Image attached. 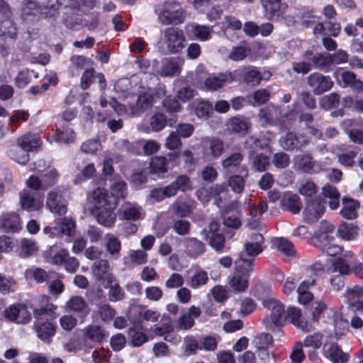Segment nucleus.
I'll use <instances>...</instances> for the list:
<instances>
[{
    "label": "nucleus",
    "mask_w": 363,
    "mask_h": 363,
    "mask_svg": "<svg viewBox=\"0 0 363 363\" xmlns=\"http://www.w3.org/2000/svg\"><path fill=\"white\" fill-rule=\"evenodd\" d=\"M304 212L306 218L308 220L315 221L325 212L324 202L320 199H310L306 201Z\"/></svg>",
    "instance_id": "4be33fe9"
},
{
    "label": "nucleus",
    "mask_w": 363,
    "mask_h": 363,
    "mask_svg": "<svg viewBox=\"0 0 363 363\" xmlns=\"http://www.w3.org/2000/svg\"><path fill=\"white\" fill-rule=\"evenodd\" d=\"M334 272H338L341 275H347L352 272L347 261L342 257H336L333 262Z\"/></svg>",
    "instance_id": "0e129e2a"
},
{
    "label": "nucleus",
    "mask_w": 363,
    "mask_h": 363,
    "mask_svg": "<svg viewBox=\"0 0 363 363\" xmlns=\"http://www.w3.org/2000/svg\"><path fill=\"white\" fill-rule=\"evenodd\" d=\"M335 226L327 220H323L320 223L319 233L313 239L314 245H320L319 241H327L328 239L334 238L330 233L335 230Z\"/></svg>",
    "instance_id": "37998d69"
},
{
    "label": "nucleus",
    "mask_w": 363,
    "mask_h": 363,
    "mask_svg": "<svg viewBox=\"0 0 363 363\" xmlns=\"http://www.w3.org/2000/svg\"><path fill=\"white\" fill-rule=\"evenodd\" d=\"M150 125L153 131H161L167 125L166 116L162 113H155L150 118Z\"/></svg>",
    "instance_id": "680f3d73"
},
{
    "label": "nucleus",
    "mask_w": 363,
    "mask_h": 363,
    "mask_svg": "<svg viewBox=\"0 0 363 363\" xmlns=\"http://www.w3.org/2000/svg\"><path fill=\"white\" fill-rule=\"evenodd\" d=\"M272 244L279 251L287 256H292L295 254L294 244L286 238H277L272 240Z\"/></svg>",
    "instance_id": "3c124183"
},
{
    "label": "nucleus",
    "mask_w": 363,
    "mask_h": 363,
    "mask_svg": "<svg viewBox=\"0 0 363 363\" xmlns=\"http://www.w3.org/2000/svg\"><path fill=\"white\" fill-rule=\"evenodd\" d=\"M96 172L95 166L93 163L87 164L82 169L80 173L77 174L74 184L82 183L90 179L95 176Z\"/></svg>",
    "instance_id": "69168bd1"
},
{
    "label": "nucleus",
    "mask_w": 363,
    "mask_h": 363,
    "mask_svg": "<svg viewBox=\"0 0 363 363\" xmlns=\"http://www.w3.org/2000/svg\"><path fill=\"white\" fill-rule=\"evenodd\" d=\"M340 95L333 92L323 97L320 101V105L325 110H330L336 108L340 104Z\"/></svg>",
    "instance_id": "774afa93"
},
{
    "label": "nucleus",
    "mask_w": 363,
    "mask_h": 363,
    "mask_svg": "<svg viewBox=\"0 0 363 363\" xmlns=\"http://www.w3.org/2000/svg\"><path fill=\"white\" fill-rule=\"evenodd\" d=\"M217 347V342H186L184 346V355L194 354L197 350H203L213 351Z\"/></svg>",
    "instance_id": "f704fd0d"
},
{
    "label": "nucleus",
    "mask_w": 363,
    "mask_h": 363,
    "mask_svg": "<svg viewBox=\"0 0 363 363\" xmlns=\"http://www.w3.org/2000/svg\"><path fill=\"white\" fill-rule=\"evenodd\" d=\"M324 355L333 363H345L348 361V352H343L335 342H325L323 347Z\"/></svg>",
    "instance_id": "f3484780"
},
{
    "label": "nucleus",
    "mask_w": 363,
    "mask_h": 363,
    "mask_svg": "<svg viewBox=\"0 0 363 363\" xmlns=\"http://www.w3.org/2000/svg\"><path fill=\"white\" fill-rule=\"evenodd\" d=\"M342 27L340 23L333 21L318 22L313 28L314 35L337 37L340 33Z\"/></svg>",
    "instance_id": "b1692460"
},
{
    "label": "nucleus",
    "mask_w": 363,
    "mask_h": 363,
    "mask_svg": "<svg viewBox=\"0 0 363 363\" xmlns=\"http://www.w3.org/2000/svg\"><path fill=\"white\" fill-rule=\"evenodd\" d=\"M167 186L172 197L176 196L179 191L185 193L192 189L190 178L186 174L179 175L174 181Z\"/></svg>",
    "instance_id": "c756f323"
},
{
    "label": "nucleus",
    "mask_w": 363,
    "mask_h": 363,
    "mask_svg": "<svg viewBox=\"0 0 363 363\" xmlns=\"http://www.w3.org/2000/svg\"><path fill=\"white\" fill-rule=\"evenodd\" d=\"M252 165L256 171L264 172L269 166V157L263 153L257 154L252 158Z\"/></svg>",
    "instance_id": "052dcab7"
},
{
    "label": "nucleus",
    "mask_w": 363,
    "mask_h": 363,
    "mask_svg": "<svg viewBox=\"0 0 363 363\" xmlns=\"http://www.w3.org/2000/svg\"><path fill=\"white\" fill-rule=\"evenodd\" d=\"M46 206L54 214L62 216L67 213V206L59 188H55L48 193Z\"/></svg>",
    "instance_id": "4468645a"
},
{
    "label": "nucleus",
    "mask_w": 363,
    "mask_h": 363,
    "mask_svg": "<svg viewBox=\"0 0 363 363\" xmlns=\"http://www.w3.org/2000/svg\"><path fill=\"white\" fill-rule=\"evenodd\" d=\"M234 204H230L222 211L221 219L225 226L233 230L239 229L242 225V222L237 211L234 213Z\"/></svg>",
    "instance_id": "a878e982"
},
{
    "label": "nucleus",
    "mask_w": 363,
    "mask_h": 363,
    "mask_svg": "<svg viewBox=\"0 0 363 363\" xmlns=\"http://www.w3.org/2000/svg\"><path fill=\"white\" fill-rule=\"evenodd\" d=\"M21 249L19 252V255L21 258H28L38 251L35 243L33 241L26 238L21 240Z\"/></svg>",
    "instance_id": "bf43d9fd"
},
{
    "label": "nucleus",
    "mask_w": 363,
    "mask_h": 363,
    "mask_svg": "<svg viewBox=\"0 0 363 363\" xmlns=\"http://www.w3.org/2000/svg\"><path fill=\"white\" fill-rule=\"evenodd\" d=\"M109 264L106 259L97 260L93 267V273L96 280L101 284L104 288L109 286L116 281L113 275L108 272Z\"/></svg>",
    "instance_id": "ddd939ff"
},
{
    "label": "nucleus",
    "mask_w": 363,
    "mask_h": 363,
    "mask_svg": "<svg viewBox=\"0 0 363 363\" xmlns=\"http://www.w3.org/2000/svg\"><path fill=\"white\" fill-rule=\"evenodd\" d=\"M280 206L284 211L293 214L298 213L303 207L300 197L291 191H286L281 196Z\"/></svg>",
    "instance_id": "6ab92c4d"
},
{
    "label": "nucleus",
    "mask_w": 363,
    "mask_h": 363,
    "mask_svg": "<svg viewBox=\"0 0 363 363\" xmlns=\"http://www.w3.org/2000/svg\"><path fill=\"white\" fill-rule=\"evenodd\" d=\"M220 223L213 220L208 225V230H203L206 238L208 239V245L218 252L226 251L225 237L223 233H220ZM229 248H228V250Z\"/></svg>",
    "instance_id": "423d86ee"
},
{
    "label": "nucleus",
    "mask_w": 363,
    "mask_h": 363,
    "mask_svg": "<svg viewBox=\"0 0 363 363\" xmlns=\"http://www.w3.org/2000/svg\"><path fill=\"white\" fill-rule=\"evenodd\" d=\"M272 163L277 169H285L291 163L290 157L284 152L274 153L272 157Z\"/></svg>",
    "instance_id": "338daca9"
},
{
    "label": "nucleus",
    "mask_w": 363,
    "mask_h": 363,
    "mask_svg": "<svg viewBox=\"0 0 363 363\" xmlns=\"http://www.w3.org/2000/svg\"><path fill=\"white\" fill-rule=\"evenodd\" d=\"M158 16L164 25H179L184 21L185 12L177 3L165 2Z\"/></svg>",
    "instance_id": "7ed1b4c3"
},
{
    "label": "nucleus",
    "mask_w": 363,
    "mask_h": 363,
    "mask_svg": "<svg viewBox=\"0 0 363 363\" xmlns=\"http://www.w3.org/2000/svg\"><path fill=\"white\" fill-rule=\"evenodd\" d=\"M45 258L50 263L57 266H64L67 272L74 273L79 267L78 259L74 257H70L67 250L62 248L56 252L51 249L48 252Z\"/></svg>",
    "instance_id": "f257e3e1"
},
{
    "label": "nucleus",
    "mask_w": 363,
    "mask_h": 363,
    "mask_svg": "<svg viewBox=\"0 0 363 363\" xmlns=\"http://www.w3.org/2000/svg\"><path fill=\"white\" fill-rule=\"evenodd\" d=\"M279 143L281 147L286 151H297L307 145L308 140L304 135L290 131L281 137Z\"/></svg>",
    "instance_id": "1a4fd4ad"
},
{
    "label": "nucleus",
    "mask_w": 363,
    "mask_h": 363,
    "mask_svg": "<svg viewBox=\"0 0 363 363\" xmlns=\"http://www.w3.org/2000/svg\"><path fill=\"white\" fill-rule=\"evenodd\" d=\"M22 20L26 23H35L40 20V5L33 0H25L21 9Z\"/></svg>",
    "instance_id": "2eb2a0df"
},
{
    "label": "nucleus",
    "mask_w": 363,
    "mask_h": 363,
    "mask_svg": "<svg viewBox=\"0 0 363 363\" xmlns=\"http://www.w3.org/2000/svg\"><path fill=\"white\" fill-rule=\"evenodd\" d=\"M242 79L248 85L256 86L263 80V77L257 67L250 66L244 69Z\"/></svg>",
    "instance_id": "e433bc0d"
},
{
    "label": "nucleus",
    "mask_w": 363,
    "mask_h": 363,
    "mask_svg": "<svg viewBox=\"0 0 363 363\" xmlns=\"http://www.w3.org/2000/svg\"><path fill=\"white\" fill-rule=\"evenodd\" d=\"M165 43L171 54H177L184 48L185 37L182 30L169 27L164 31Z\"/></svg>",
    "instance_id": "39448f33"
},
{
    "label": "nucleus",
    "mask_w": 363,
    "mask_h": 363,
    "mask_svg": "<svg viewBox=\"0 0 363 363\" xmlns=\"http://www.w3.org/2000/svg\"><path fill=\"white\" fill-rule=\"evenodd\" d=\"M20 203L22 209L28 212L37 211L43 207V202L37 200L26 190L20 193Z\"/></svg>",
    "instance_id": "2f4dec72"
},
{
    "label": "nucleus",
    "mask_w": 363,
    "mask_h": 363,
    "mask_svg": "<svg viewBox=\"0 0 363 363\" xmlns=\"http://www.w3.org/2000/svg\"><path fill=\"white\" fill-rule=\"evenodd\" d=\"M150 169L152 173L158 175L167 173V157L163 156H156L152 157L150 163Z\"/></svg>",
    "instance_id": "09e8293b"
},
{
    "label": "nucleus",
    "mask_w": 363,
    "mask_h": 363,
    "mask_svg": "<svg viewBox=\"0 0 363 363\" xmlns=\"http://www.w3.org/2000/svg\"><path fill=\"white\" fill-rule=\"evenodd\" d=\"M91 199L96 209L108 206L109 204H117L115 197L110 195L106 189L99 187L92 191Z\"/></svg>",
    "instance_id": "5701e85b"
},
{
    "label": "nucleus",
    "mask_w": 363,
    "mask_h": 363,
    "mask_svg": "<svg viewBox=\"0 0 363 363\" xmlns=\"http://www.w3.org/2000/svg\"><path fill=\"white\" fill-rule=\"evenodd\" d=\"M228 130L233 133L244 136L251 127L250 123L242 116L230 118L228 122Z\"/></svg>",
    "instance_id": "c85d7f7f"
},
{
    "label": "nucleus",
    "mask_w": 363,
    "mask_h": 363,
    "mask_svg": "<svg viewBox=\"0 0 363 363\" xmlns=\"http://www.w3.org/2000/svg\"><path fill=\"white\" fill-rule=\"evenodd\" d=\"M25 277L27 280L35 281L37 284L48 281L50 279L48 272L40 267L27 269L25 272Z\"/></svg>",
    "instance_id": "ea45409f"
},
{
    "label": "nucleus",
    "mask_w": 363,
    "mask_h": 363,
    "mask_svg": "<svg viewBox=\"0 0 363 363\" xmlns=\"http://www.w3.org/2000/svg\"><path fill=\"white\" fill-rule=\"evenodd\" d=\"M337 233L343 240H354L358 235V227L344 222L339 226Z\"/></svg>",
    "instance_id": "a18cd8bd"
},
{
    "label": "nucleus",
    "mask_w": 363,
    "mask_h": 363,
    "mask_svg": "<svg viewBox=\"0 0 363 363\" xmlns=\"http://www.w3.org/2000/svg\"><path fill=\"white\" fill-rule=\"evenodd\" d=\"M0 35L4 38H14L17 33V28L12 19L13 13L9 4L4 0H0Z\"/></svg>",
    "instance_id": "20e7f679"
},
{
    "label": "nucleus",
    "mask_w": 363,
    "mask_h": 363,
    "mask_svg": "<svg viewBox=\"0 0 363 363\" xmlns=\"http://www.w3.org/2000/svg\"><path fill=\"white\" fill-rule=\"evenodd\" d=\"M250 240L244 245L243 254L250 258H254L264 251V238L259 233H254L250 237Z\"/></svg>",
    "instance_id": "dca6fc26"
},
{
    "label": "nucleus",
    "mask_w": 363,
    "mask_h": 363,
    "mask_svg": "<svg viewBox=\"0 0 363 363\" xmlns=\"http://www.w3.org/2000/svg\"><path fill=\"white\" fill-rule=\"evenodd\" d=\"M264 306L272 311L271 322L277 327H281L285 322V307L282 303L276 299H269L265 301Z\"/></svg>",
    "instance_id": "a211bd4d"
},
{
    "label": "nucleus",
    "mask_w": 363,
    "mask_h": 363,
    "mask_svg": "<svg viewBox=\"0 0 363 363\" xmlns=\"http://www.w3.org/2000/svg\"><path fill=\"white\" fill-rule=\"evenodd\" d=\"M2 316L6 322L18 324H27L32 319L28 306L22 303H13L6 308L2 313Z\"/></svg>",
    "instance_id": "f03ea898"
},
{
    "label": "nucleus",
    "mask_w": 363,
    "mask_h": 363,
    "mask_svg": "<svg viewBox=\"0 0 363 363\" xmlns=\"http://www.w3.org/2000/svg\"><path fill=\"white\" fill-rule=\"evenodd\" d=\"M208 147L206 154L213 159H218L224 152V143L222 140L216 137H211L206 139Z\"/></svg>",
    "instance_id": "c9c22d12"
},
{
    "label": "nucleus",
    "mask_w": 363,
    "mask_h": 363,
    "mask_svg": "<svg viewBox=\"0 0 363 363\" xmlns=\"http://www.w3.org/2000/svg\"><path fill=\"white\" fill-rule=\"evenodd\" d=\"M286 313L285 321L289 320L291 324L303 332H308L310 330L311 325L307 320L302 318V312L299 308L295 306L289 307Z\"/></svg>",
    "instance_id": "aec40b11"
},
{
    "label": "nucleus",
    "mask_w": 363,
    "mask_h": 363,
    "mask_svg": "<svg viewBox=\"0 0 363 363\" xmlns=\"http://www.w3.org/2000/svg\"><path fill=\"white\" fill-rule=\"evenodd\" d=\"M83 335L84 340H103L108 337L104 330L101 326L96 325L86 327Z\"/></svg>",
    "instance_id": "c03bdc74"
},
{
    "label": "nucleus",
    "mask_w": 363,
    "mask_h": 363,
    "mask_svg": "<svg viewBox=\"0 0 363 363\" xmlns=\"http://www.w3.org/2000/svg\"><path fill=\"white\" fill-rule=\"evenodd\" d=\"M52 139L57 143L70 144L76 140V133L73 129L67 125L57 128L55 133L52 135Z\"/></svg>",
    "instance_id": "473e14b6"
},
{
    "label": "nucleus",
    "mask_w": 363,
    "mask_h": 363,
    "mask_svg": "<svg viewBox=\"0 0 363 363\" xmlns=\"http://www.w3.org/2000/svg\"><path fill=\"white\" fill-rule=\"evenodd\" d=\"M243 155L240 152H234L224 159L221 164L224 169L227 170H233L238 168L243 160Z\"/></svg>",
    "instance_id": "5fc2aeb1"
},
{
    "label": "nucleus",
    "mask_w": 363,
    "mask_h": 363,
    "mask_svg": "<svg viewBox=\"0 0 363 363\" xmlns=\"http://www.w3.org/2000/svg\"><path fill=\"white\" fill-rule=\"evenodd\" d=\"M208 281V273L202 269H199L196 270L194 275L187 280V285L191 289H196L206 285Z\"/></svg>",
    "instance_id": "79ce46f5"
},
{
    "label": "nucleus",
    "mask_w": 363,
    "mask_h": 363,
    "mask_svg": "<svg viewBox=\"0 0 363 363\" xmlns=\"http://www.w3.org/2000/svg\"><path fill=\"white\" fill-rule=\"evenodd\" d=\"M63 24L69 29L79 30L84 27V19L79 13H66L62 21Z\"/></svg>",
    "instance_id": "58836bf2"
},
{
    "label": "nucleus",
    "mask_w": 363,
    "mask_h": 363,
    "mask_svg": "<svg viewBox=\"0 0 363 363\" xmlns=\"http://www.w3.org/2000/svg\"><path fill=\"white\" fill-rule=\"evenodd\" d=\"M342 208L340 211L341 216L347 220L355 219L357 217V209L360 203L357 200L344 196L342 199Z\"/></svg>",
    "instance_id": "7c9ffc66"
},
{
    "label": "nucleus",
    "mask_w": 363,
    "mask_h": 363,
    "mask_svg": "<svg viewBox=\"0 0 363 363\" xmlns=\"http://www.w3.org/2000/svg\"><path fill=\"white\" fill-rule=\"evenodd\" d=\"M0 229L6 233H18L22 229L20 216L15 212L3 213L0 216Z\"/></svg>",
    "instance_id": "9b49d317"
},
{
    "label": "nucleus",
    "mask_w": 363,
    "mask_h": 363,
    "mask_svg": "<svg viewBox=\"0 0 363 363\" xmlns=\"http://www.w3.org/2000/svg\"><path fill=\"white\" fill-rule=\"evenodd\" d=\"M137 317L138 320L156 322L160 318L159 312L147 309L146 306L140 305L138 306Z\"/></svg>",
    "instance_id": "864d4df0"
},
{
    "label": "nucleus",
    "mask_w": 363,
    "mask_h": 363,
    "mask_svg": "<svg viewBox=\"0 0 363 363\" xmlns=\"http://www.w3.org/2000/svg\"><path fill=\"white\" fill-rule=\"evenodd\" d=\"M75 228V221L71 218L64 217L61 219L57 226H46L44 228L43 231L45 233H49L52 238L62 237L63 235L71 237L74 235Z\"/></svg>",
    "instance_id": "9d476101"
},
{
    "label": "nucleus",
    "mask_w": 363,
    "mask_h": 363,
    "mask_svg": "<svg viewBox=\"0 0 363 363\" xmlns=\"http://www.w3.org/2000/svg\"><path fill=\"white\" fill-rule=\"evenodd\" d=\"M106 289H109L108 296L110 301L117 302L125 298V292L118 283H112Z\"/></svg>",
    "instance_id": "e2e57ef3"
},
{
    "label": "nucleus",
    "mask_w": 363,
    "mask_h": 363,
    "mask_svg": "<svg viewBox=\"0 0 363 363\" xmlns=\"http://www.w3.org/2000/svg\"><path fill=\"white\" fill-rule=\"evenodd\" d=\"M264 16L272 21H279L287 11L288 5L282 0H262Z\"/></svg>",
    "instance_id": "0eeeda50"
},
{
    "label": "nucleus",
    "mask_w": 363,
    "mask_h": 363,
    "mask_svg": "<svg viewBox=\"0 0 363 363\" xmlns=\"http://www.w3.org/2000/svg\"><path fill=\"white\" fill-rule=\"evenodd\" d=\"M97 313L99 317L104 322L111 321L116 314L115 308L108 303H100L98 306Z\"/></svg>",
    "instance_id": "4d7b16f0"
},
{
    "label": "nucleus",
    "mask_w": 363,
    "mask_h": 363,
    "mask_svg": "<svg viewBox=\"0 0 363 363\" xmlns=\"http://www.w3.org/2000/svg\"><path fill=\"white\" fill-rule=\"evenodd\" d=\"M295 164L298 169L305 174H318L323 170V165L315 161L311 153L297 156Z\"/></svg>",
    "instance_id": "f8f14e48"
},
{
    "label": "nucleus",
    "mask_w": 363,
    "mask_h": 363,
    "mask_svg": "<svg viewBox=\"0 0 363 363\" xmlns=\"http://www.w3.org/2000/svg\"><path fill=\"white\" fill-rule=\"evenodd\" d=\"M117 204H109L108 206L98 209L96 220L99 224L106 228H111L116 220V216L114 210Z\"/></svg>",
    "instance_id": "cd10ccee"
},
{
    "label": "nucleus",
    "mask_w": 363,
    "mask_h": 363,
    "mask_svg": "<svg viewBox=\"0 0 363 363\" xmlns=\"http://www.w3.org/2000/svg\"><path fill=\"white\" fill-rule=\"evenodd\" d=\"M205 245L197 238H191L188 240L187 251L189 256L196 258L204 253Z\"/></svg>",
    "instance_id": "603ef678"
},
{
    "label": "nucleus",
    "mask_w": 363,
    "mask_h": 363,
    "mask_svg": "<svg viewBox=\"0 0 363 363\" xmlns=\"http://www.w3.org/2000/svg\"><path fill=\"white\" fill-rule=\"evenodd\" d=\"M308 84L315 95H320L330 91L334 82L330 76L323 75L319 72H313L308 77Z\"/></svg>",
    "instance_id": "6e6552de"
},
{
    "label": "nucleus",
    "mask_w": 363,
    "mask_h": 363,
    "mask_svg": "<svg viewBox=\"0 0 363 363\" xmlns=\"http://www.w3.org/2000/svg\"><path fill=\"white\" fill-rule=\"evenodd\" d=\"M235 79L231 72L220 73L217 76H210L204 81L205 87L209 91H217L226 84L232 83Z\"/></svg>",
    "instance_id": "412c9836"
},
{
    "label": "nucleus",
    "mask_w": 363,
    "mask_h": 363,
    "mask_svg": "<svg viewBox=\"0 0 363 363\" xmlns=\"http://www.w3.org/2000/svg\"><path fill=\"white\" fill-rule=\"evenodd\" d=\"M59 16V8L56 4L49 1L45 5H40V19L44 18L48 21H55Z\"/></svg>",
    "instance_id": "8fccbe9b"
},
{
    "label": "nucleus",
    "mask_w": 363,
    "mask_h": 363,
    "mask_svg": "<svg viewBox=\"0 0 363 363\" xmlns=\"http://www.w3.org/2000/svg\"><path fill=\"white\" fill-rule=\"evenodd\" d=\"M35 327L38 337L42 340L50 338L56 333V325L52 322L39 323Z\"/></svg>",
    "instance_id": "a19ab883"
},
{
    "label": "nucleus",
    "mask_w": 363,
    "mask_h": 363,
    "mask_svg": "<svg viewBox=\"0 0 363 363\" xmlns=\"http://www.w3.org/2000/svg\"><path fill=\"white\" fill-rule=\"evenodd\" d=\"M249 279L250 277L234 272L228 283L233 291L242 293L249 287Z\"/></svg>",
    "instance_id": "4c0bfd02"
},
{
    "label": "nucleus",
    "mask_w": 363,
    "mask_h": 363,
    "mask_svg": "<svg viewBox=\"0 0 363 363\" xmlns=\"http://www.w3.org/2000/svg\"><path fill=\"white\" fill-rule=\"evenodd\" d=\"M60 177L58 171L55 168L48 170L45 174H42L44 191L55 186Z\"/></svg>",
    "instance_id": "13d9d810"
},
{
    "label": "nucleus",
    "mask_w": 363,
    "mask_h": 363,
    "mask_svg": "<svg viewBox=\"0 0 363 363\" xmlns=\"http://www.w3.org/2000/svg\"><path fill=\"white\" fill-rule=\"evenodd\" d=\"M194 112L199 118L208 119L213 112V104L208 101H199L195 104Z\"/></svg>",
    "instance_id": "de8ad7c7"
},
{
    "label": "nucleus",
    "mask_w": 363,
    "mask_h": 363,
    "mask_svg": "<svg viewBox=\"0 0 363 363\" xmlns=\"http://www.w3.org/2000/svg\"><path fill=\"white\" fill-rule=\"evenodd\" d=\"M255 261L254 258L245 257L243 252H240L238 259L234 262V272L250 277L251 274L255 271Z\"/></svg>",
    "instance_id": "bb28decb"
},
{
    "label": "nucleus",
    "mask_w": 363,
    "mask_h": 363,
    "mask_svg": "<svg viewBox=\"0 0 363 363\" xmlns=\"http://www.w3.org/2000/svg\"><path fill=\"white\" fill-rule=\"evenodd\" d=\"M327 241H319L320 245H314L316 247L320 249V250L325 253L328 256L335 257L342 252V248L333 243L335 238L328 239Z\"/></svg>",
    "instance_id": "49530a36"
},
{
    "label": "nucleus",
    "mask_w": 363,
    "mask_h": 363,
    "mask_svg": "<svg viewBox=\"0 0 363 363\" xmlns=\"http://www.w3.org/2000/svg\"><path fill=\"white\" fill-rule=\"evenodd\" d=\"M315 284V278L304 280L300 284L297 289L298 301L300 304L306 305L313 300V294L308 291V289Z\"/></svg>",
    "instance_id": "72a5a7b5"
},
{
    "label": "nucleus",
    "mask_w": 363,
    "mask_h": 363,
    "mask_svg": "<svg viewBox=\"0 0 363 363\" xmlns=\"http://www.w3.org/2000/svg\"><path fill=\"white\" fill-rule=\"evenodd\" d=\"M17 143L23 150L29 152L38 150L42 145V140L39 135L28 133L18 138Z\"/></svg>",
    "instance_id": "393cba45"
},
{
    "label": "nucleus",
    "mask_w": 363,
    "mask_h": 363,
    "mask_svg": "<svg viewBox=\"0 0 363 363\" xmlns=\"http://www.w3.org/2000/svg\"><path fill=\"white\" fill-rule=\"evenodd\" d=\"M180 74V68L177 61L174 58L167 60L162 65L161 75L164 77H173Z\"/></svg>",
    "instance_id": "6e6d98bb"
}]
</instances>
